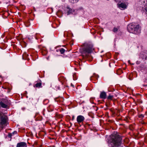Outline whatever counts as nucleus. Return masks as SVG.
Instances as JSON below:
<instances>
[{
    "instance_id": "obj_29",
    "label": "nucleus",
    "mask_w": 147,
    "mask_h": 147,
    "mask_svg": "<svg viewBox=\"0 0 147 147\" xmlns=\"http://www.w3.org/2000/svg\"><path fill=\"white\" fill-rule=\"evenodd\" d=\"M129 62H130V61H128V63H129Z\"/></svg>"
},
{
    "instance_id": "obj_6",
    "label": "nucleus",
    "mask_w": 147,
    "mask_h": 147,
    "mask_svg": "<svg viewBox=\"0 0 147 147\" xmlns=\"http://www.w3.org/2000/svg\"><path fill=\"white\" fill-rule=\"evenodd\" d=\"M8 101L6 99H3L0 102V105L2 108H6L7 107Z\"/></svg>"
},
{
    "instance_id": "obj_22",
    "label": "nucleus",
    "mask_w": 147,
    "mask_h": 147,
    "mask_svg": "<svg viewBox=\"0 0 147 147\" xmlns=\"http://www.w3.org/2000/svg\"><path fill=\"white\" fill-rule=\"evenodd\" d=\"M145 10L146 11V13L147 14V7L145 8Z\"/></svg>"
},
{
    "instance_id": "obj_21",
    "label": "nucleus",
    "mask_w": 147,
    "mask_h": 147,
    "mask_svg": "<svg viewBox=\"0 0 147 147\" xmlns=\"http://www.w3.org/2000/svg\"><path fill=\"white\" fill-rule=\"evenodd\" d=\"M74 119H75V116H74L73 115L72 116L71 120H74Z\"/></svg>"
},
{
    "instance_id": "obj_12",
    "label": "nucleus",
    "mask_w": 147,
    "mask_h": 147,
    "mask_svg": "<svg viewBox=\"0 0 147 147\" xmlns=\"http://www.w3.org/2000/svg\"><path fill=\"white\" fill-rule=\"evenodd\" d=\"M42 83L41 82L37 83L34 86V87L40 88L41 86Z\"/></svg>"
},
{
    "instance_id": "obj_24",
    "label": "nucleus",
    "mask_w": 147,
    "mask_h": 147,
    "mask_svg": "<svg viewBox=\"0 0 147 147\" xmlns=\"http://www.w3.org/2000/svg\"><path fill=\"white\" fill-rule=\"evenodd\" d=\"M12 134L13 135L14 134H17V132L16 131H14L12 133Z\"/></svg>"
},
{
    "instance_id": "obj_2",
    "label": "nucleus",
    "mask_w": 147,
    "mask_h": 147,
    "mask_svg": "<svg viewBox=\"0 0 147 147\" xmlns=\"http://www.w3.org/2000/svg\"><path fill=\"white\" fill-rule=\"evenodd\" d=\"M83 46L82 53L83 56H85L86 57H88L89 54L91 53L94 49L93 45L90 42H86L83 44Z\"/></svg>"
},
{
    "instance_id": "obj_27",
    "label": "nucleus",
    "mask_w": 147,
    "mask_h": 147,
    "mask_svg": "<svg viewBox=\"0 0 147 147\" xmlns=\"http://www.w3.org/2000/svg\"><path fill=\"white\" fill-rule=\"evenodd\" d=\"M116 2H118L119 1V0H115Z\"/></svg>"
},
{
    "instance_id": "obj_17",
    "label": "nucleus",
    "mask_w": 147,
    "mask_h": 147,
    "mask_svg": "<svg viewBox=\"0 0 147 147\" xmlns=\"http://www.w3.org/2000/svg\"><path fill=\"white\" fill-rule=\"evenodd\" d=\"M79 0H71V2L72 3H75L78 2Z\"/></svg>"
},
{
    "instance_id": "obj_11",
    "label": "nucleus",
    "mask_w": 147,
    "mask_h": 147,
    "mask_svg": "<svg viewBox=\"0 0 147 147\" xmlns=\"http://www.w3.org/2000/svg\"><path fill=\"white\" fill-rule=\"evenodd\" d=\"M146 1V2H147V1L146 0H140V3L141 4V5H147V3H145Z\"/></svg>"
},
{
    "instance_id": "obj_19",
    "label": "nucleus",
    "mask_w": 147,
    "mask_h": 147,
    "mask_svg": "<svg viewBox=\"0 0 147 147\" xmlns=\"http://www.w3.org/2000/svg\"><path fill=\"white\" fill-rule=\"evenodd\" d=\"M112 98H113V96H111V95H109L108 96L107 98L108 99H112Z\"/></svg>"
},
{
    "instance_id": "obj_3",
    "label": "nucleus",
    "mask_w": 147,
    "mask_h": 147,
    "mask_svg": "<svg viewBox=\"0 0 147 147\" xmlns=\"http://www.w3.org/2000/svg\"><path fill=\"white\" fill-rule=\"evenodd\" d=\"M127 30L129 32L134 34L140 33L141 30L139 25L135 23L129 24L127 26Z\"/></svg>"
},
{
    "instance_id": "obj_1",
    "label": "nucleus",
    "mask_w": 147,
    "mask_h": 147,
    "mask_svg": "<svg viewBox=\"0 0 147 147\" xmlns=\"http://www.w3.org/2000/svg\"><path fill=\"white\" fill-rule=\"evenodd\" d=\"M109 146V147H117L120 146L122 138L116 132H114L110 136Z\"/></svg>"
},
{
    "instance_id": "obj_14",
    "label": "nucleus",
    "mask_w": 147,
    "mask_h": 147,
    "mask_svg": "<svg viewBox=\"0 0 147 147\" xmlns=\"http://www.w3.org/2000/svg\"><path fill=\"white\" fill-rule=\"evenodd\" d=\"M95 77L96 79H97L98 78V76L96 74H94L93 76L91 77V79H93Z\"/></svg>"
},
{
    "instance_id": "obj_10",
    "label": "nucleus",
    "mask_w": 147,
    "mask_h": 147,
    "mask_svg": "<svg viewBox=\"0 0 147 147\" xmlns=\"http://www.w3.org/2000/svg\"><path fill=\"white\" fill-rule=\"evenodd\" d=\"M106 93L104 92H101L100 94V98L102 99H105L106 98Z\"/></svg>"
},
{
    "instance_id": "obj_15",
    "label": "nucleus",
    "mask_w": 147,
    "mask_h": 147,
    "mask_svg": "<svg viewBox=\"0 0 147 147\" xmlns=\"http://www.w3.org/2000/svg\"><path fill=\"white\" fill-rule=\"evenodd\" d=\"M59 51L61 54H63L64 53L65 50L63 48H61L59 49Z\"/></svg>"
},
{
    "instance_id": "obj_28",
    "label": "nucleus",
    "mask_w": 147,
    "mask_h": 147,
    "mask_svg": "<svg viewBox=\"0 0 147 147\" xmlns=\"http://www.w3.org/2000/svg\"><path fill=\"white\" fill-rule=\"evenodd\" d=\"M71 86H72V87H74V85L72 84H71Z\"/></svg>"
},
{
    "instance_id": "obj_9",
    "label": "nucleus",
    "mask_w": 147,
    "mask_h": 147,
    "mask_svg": "<svg viewBox=\"0 0 147 147\" xmlns=\"http://www.w3.org/2000/svg\"><path fill=\"white\" fill-rule=\"evenodd\" d=\"M59 80L61 82L62 84H64L66 82V80L63 77L61 76L59 78Z\"/></svg>"
},
{
    "instance_id": "obj_23",
    "label": "nucleus",
    "mask_w": 147,
    "mask_h": 147,
    "mask_svg": "<svg viewBox=\"0 0 147 147\" xmlns=\"http://www.w3.org/2000/svg\"><path fill=\"white\" fill-rule=\"evenodd\" d=\"M92 98H90V102L92 103H93V102L92 101Z\"/></svg>"
},
{
    "instance_id": "obj_8",
    "label": "nucleus",
    "mask_w": 147,
    "mask_h": 147,
    "mask_svg": "<svg viewBox=\"0 0 147 147\" xmlns=\"http://www.w3.org/2000/svg\"><path fill=\"white\" fill-rule=\"evenodd\" d=\"M26 144L25 143L21 142L17 144L16 147H26Z\"/></svg>"
},
{
    "instance_id": "obj_5",
    "label": "nucleus",
    "mask_w": 147,
    "mask_h": 147,
    "mask_svg": "<svg viewBox=\"0 0 147 147\" xmlns=\"http://www.w3.org/2000/svg\"><path fill=\"white\" fill-rule=\"evenodd\" d=\"M128 5V3L127 1H123L121 3L119 2L117 4L118 7L121 9L123 10L127 8Z\"/></svg>"
},
{
    "instance_id": "obj_26",
    "label": "nucleus",
    "mask_w": 147,
    "mask_h": 147,
    "mask_svg": "<svg viewBox=\"0 0 147 147\" xmlns=\"http://www.w3.org/2000/svg\"><path fill=\"white\" fill-rule=\"evenodd\" d=\"M71 13V11H68L67 12V14H69L70 13Z\"/></svg>"
},
{
    "instance_id": "obj_16",
    "label": "nucleus",
    "mask_w": 147,
    "mask_h": 147,
    "mask_svg": "<svg viewBox=\"0 0 147 147\" xmlns=\"http://www.w3.org/2000/svg\"><path fill=\"white\" fill-rule=\"evenodd\" d=\"M118 29L117 28L115 27L113 29V32H116L118 31Z\"/></svg>"
},
{
    "instance_id": "obj_18",
    "label": "nucleus",
    "mask_w": 147,
    "mask_h": 147,
    "mask_svg": "<svg viewBox=\"0 0 147 147\" xmlns=\"http://www.w3.org/2000/svg\"><path fill=\"white\" fill-rule=\"evenodd\" d=\"M13 134L12 133H9V134H8V136L10 138H11V136H12V135H13Z\"/></svg>"
},
{
    "instance_id": "obj_13",
    "label": "nucleus",
    "mask_w": 147,
    "mask_h": 147,
    "mask_svg": "<svg viewBox=\"0 0 147 147\" xmlns=\"http://www.w3.org/2000/svg\"><path fill=\"white\" fill-rule=\"evenodd\" d=\"M28 56V54H27L26 53H25L22 55V58L23 59H26Z\"/></svg>"
},
{
    "instance_id": "obj_4",
    "label": "nucleus",
    "mask_w": 147,
    "mask_h": 147,
    "mask_svg": "<svg viewBox=\"0 0 147 147\" xmlns=\"http://www.w3.org/2000/svg\"><path fill=\"white\" fill-rule=\"evenodd\" d=\"M7 121V116L3 115L2 112H0V125H5Z\"/></svg>"
},
{
    "instance_id": "obj_25",
    "label": "nucleus",
    "mask_w": 147,
    "mask_h": 147,
    "mask_svg": "<svg viewBox=\"0 0 147 147\" xmlns=\"http://www.w3.org/2000/svg\"><path fill=\"white\" fill-rule=\"evenodd\" d=\"M25 24L26 26H27V27H28V26H29V25H30V24H28V25H26V24Z\"/></svg>"
},
{
    "instance_id": "obj_7",
    "label": "nucleus",
    "mask_w": 147,
    "mask_h": 147,
    "mask_svg": "<svg viewBox=\"0 0 147 147\" xmlns=\"http://www.w3.org/2000/svg\"><path fill=\"white\" fill-rule=\"evenodd\" d=\"M85 118L84 117L81 115H80L77 117V121L78 123L83 122Z\"/></svg>"
},
{
    "instance_id": "obj_20",
    "label": "nucleus",
    "mask_w": 147,
    "mask_h": 147,
    "mask_svg": "<svg viewBox=\"0 0 147 147\" xmlns=\"http://www.w3.org/2000/svg\"><path fill=\"white\" fill-rule=\"evenodd\" d=\"M144 116L143 115H139V117L140 118H142V119L143 118V117H144Z\"/></svg>"
}]
</instances>
